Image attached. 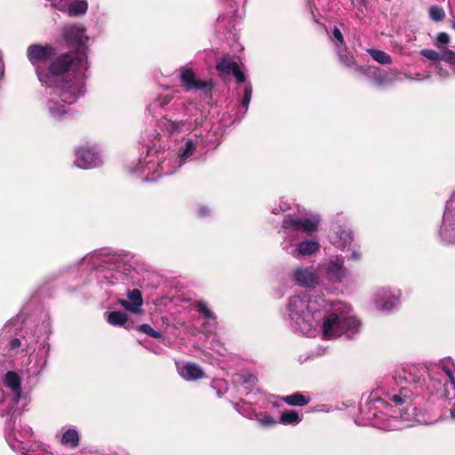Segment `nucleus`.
Listing matches in <instances>:
<instances>
[{
	"label": "nucleus",
	"mask_w": 455,
	"mask_h": 455,
	"mask_svg": "<svg viewBox=\"0 0 455 455\" xmlns=\"http://www.w3.org/2000/svg\"><path fill=\"white\" fill-rule=\"evenodd\" d=\"M27 58L42 84L59 88L57 95L61 102L73 104L76 101L77 89L72 80L83 60L80 55L72 52H58L50 44H33L27 49Z\"/></svg>",
	"instance_id": "1"
},
{
	"label": "nucleus",
	"mask_w": 455,
	"mask_h": 455,
	"mask_svg": "<svg viewBox=\"0 0 455 455\" xmlns=\"http://www.w3.org/2000/svg\"><path fill=\"white\" fill-rule=\"evenodd\" d=\"M359 323L353 317L341 318L338 314L331 313L326 315L323 322V336L325 339H330L341 335L344 329L357 328Z\"/></svg>",
	"instance_id": "2"
},
{
	"label": "nucleus",
	"mask_w": 455,
	"mask_h": 455,
	"mask_svg": "<svg viewBox=\"0 0 455 455\" xmlns=\"http://www.w3.org/2000/svg\"><path fill=\"white\" fill-rule=\"evenodd\" d=\"M180 84L186 92L200 90L206 96H212L214 83L212 79L200 80L196 78L192 68H181L180 74Z\"/></svg>",
	"instance_id": "3"
},
{
	"label": "nucleus",
	"mask_w": 455,
	"mask_h": 455,
	"mask_svg": "<svg viewBox=\"0 0 455 455\" xmlns=\"http://www.w3.org/2000/svg\"><path fill=\"white\" fill-rule=\"evenodd\" d=\"M320 219L314 217L311 219H299L291 214H287L282 223V228L284 230L290 231H301L303 233H312L318 229Z\"/></svg>",
	"instance_id": "4"
},
{
	"label": "nucleus",
	"mask_w": 455,
	"mask_h": 455,
	"mask_svg": "<svg viewBox=\"0 0 455 455\" xmlns=\"http://www.w3.org/2000/svg\"><path fill=\"white\" fill-rule=\"evenodd\" d=\"M61 36L69 49L78 50L84 47L88 40L85 36V28L78 24L64 26Z\"/></svg>",
	"instance_id": "5"
},
{
	"label": "nucleus",
	"mask_w": 455,
	"mask_h": 455,
	"mask_svg": "<svg viewBox=\"0 0 455 455\" xmlns=\"http://www.w3.org/2000/svg\"><path fill=\"white\" fill-rule=\"evenodd\" d=\"M288 309L290 312V317L295 321L297 324L303 323H309L312 315L308 310V305L307 301L299 296L292 297L290 299ZM311 326V323H308Z\"/></svg>",
	"instance_id": "6"
},
{
	"label": "nucleus",
	"mask_w": 455,
	"mask_h": 455,
	"mask_svg": "<svg viewBox=\"0 0 455 455\" xmlns=\"http://www.w3.org/2000/svg\"><path fill=\"white\" fill-rule=\"evenodd\" d=\"M216 69L220 75L228 76L233 74L238 84H242L245 81V76L241 71L237 62L232 60L228 56L221 58L216 63Z\"/></svg>",
	"instance_id": "7"
},
{
	"label": "nucleus",
	"mask_w": 455,
	"mask_h": 455,
	"mask_svg": "<svg viewBox=\"0 0 455 455\" xmlns=\"http://www.w3.org/2000/svg\"><path fill=\"white\" fill-rule=\"evenodd\" d=\"M127 296L130 301L122 299L118 300V304L130 312L140 313V307L143 305L141 291L139 289H133L128 291Z\"/></svg>",
	"instance_id": "8"
},
{
	"label": "nucleus",
	"mask_w": 455,
	"mask_h": 455,
	"mask_svg": "<svg viewBox=\"0 0 455 455\" xmlns=\"http://www.w3.org/2000/svg\"><path fill=\"white\" fill-rule=\"evenodd\" d=\"M98 156L91 149L81 148L76 152L75 164L82 169L92 168L97 164Z\"/></svg>",
	"instance_id": "9"
},
{
	"label": "nucleus",
	"mask_w": 455,
	"mask_h": 455,
	"mask_svg": "<svg viewBox=\"0 0 455 455\" xmlns=\"http://www.w3.org/2000/svg\"><path fill=\"white\" fill-rule=\"evenodd\" d=\"M107 322L113 326H120L130 331L134 327V323L125 313L121 311H111L105 314Z\"/></svg>",
	"instance_id": "10"
},
{
	"label": "nucleus",
	"mask_w": 455,
	"mask_h": 455,
	"mask_svg": "<svg viewBox=\"0 0 455 455\" xmlns=\"http://www.w3.org/2000/svg\"><path fill=\"white\" fill-rule=\"evenodd\" d=\"M295 280L302 286L314 288L317 284V276L311 267H299L294 273Z\"/></svg>",
	"instance_id": "11"
},
{
	"label": "nucleus",
	"mask_w": 455,
	"mask_h": 455,
	"mask_svg": "<svg viewBox=\"0 0 455 455\" xmlns=\"http://www.w3.org/2000/svg\"><path fill=\"white\" fill-rule=\"evenodd\" d=\"M353 241V232L347 226H338L332 235V243L344 248Z\"/></svg>",
	"instance_id": "12"
},
{
	"label": "nucleus",
	"mask_w": 455,
	"mask_h": 455,
	"mask_svg": "<svg viewBox=\"0 0 455 455\" xmlns=\"http://www.w3.org/2000/svg\"><path fill=\"white\" fill-rule=\"evenodd\" d=\"M180 374L187 380H196L204 378V371L196 363H188L179 370Z\"/></svg>",
	"instance_id": "13"
},
{
	"label": "nucleus",
	"mask_w": 455,
	"mask_h": 455,
	"mask_svg": "<svg viewBox=\"0 0 455 455\" xmlns=\"http://www.w3.org/2000/svg\"><path fill=\"white\" fill-rule=\"evenodd\" d=\"M326 271L328 275L331 279L339 282L341 281V279L346 275L343 259L339 258H336L335 259H331L327 266Z\"/></svg>",
	"instance_id": "14"
},
{
	"label": "nucleus",
	"mask_w": 455,
	"mask_h": 455,
	"mask_svg": "<svg viewBox=\"0 0 455 455\" xmlns=\"http://www.w3.org/2000/svg\"><path fill=\"white\" fill-rule=\"evenodd\" d=\"M320 243L314 240H304L297 245L295 252L299 256H311L320 250Z\"/></svg>",
	"instance_id": "15"
},
{
	"label": "nucleus",
	"mask_w": 455,
	"mask_h": 455,
	"mask_svg": "<svg viewBox=\"0 0 455 455\" xmlns=\"http://www.w3.org/2000/svg\"><path fill=\"white\" fill-rule=\"evenodd\" d=\"M4 383L16 395L17 398L21 393V379L20 376L12 371H7L4 375Z\"/></svg>",
	"instance_id": "16"
},
{
	"label": "nucleus",
	"mask_w": 455,
	"mask_h": 455,
	"mask_svg": "<svg viewBox=\"0 0 455 455\" xmlns=\"http://www.w3.org/2000/svg\"><path fill=\"white\" fill-rule=\"evenodd\" d=\"M48 109L53 118L60 119L68 112L66 106L60 103L55 98L52 97L47 102Z\"/></svg>",
	"instance_id": "17"
},
{
	"label": "nucleus",
	"mask_w": 455,
	"mask_h": 455,
	"mask_svg": "<svg viewBox=\"0 0 455 455\" xmlns=\"http://www.w3.org/2000/svg\"><path fill=\"white\" fill-rule=\"evenodd\" d=\"M282 400L289 405L300 407L307 405L310 402L309 398H307L304 395L298 392L290 395L283 396Z\"/></svg>",
	"instance_id": "18"
},
{
	"label": "nucleus",
	"mask_w": 455,
	"mask_h": 455,
	"mask_svg": "<svg viewBox=\"0 0 455 455\" xmlns=\"http://www.w3.org/2000/svg\"><path fill=\"white\" fill-rule=\"evenodd\" d=\"M302 419L296 411L286 410L281 413L279 423L283 425H297Z\"/></svg>",
	"instance_id": "19"
},
{
	"label": "nucleus",
	"mask_w": 455,
	"mask_h": 455,
	"mask_svg": "<svg viewBox=\"0 0 455 455\" xmlns=\"http://www.w3.org/2000/svg\"><path fill=\"white\" fill-rule=\"evenodd\" d=\"M61 443L65 446L76 448L79 445V435L75 429L67 430L61 438Z\"/></svg>",
	"instance_id": "20"
},
{
	"label": "nucleus",
	"mask_w": 455,
	"mask_h": 455,
	"mask_svg": "<svg viewBox=\"0 0 455 455\" xmlns=\"http://www.w3.org/2000/svg\"><path fill=\"white\" fill-rule=\"evenodd\" d=\"M371 57L377 62L382 65H389L392 63V58L386 52L378 49L368 50Z\"/></svg>",
	"instance_id": "21"
},
{
	"label": "nucleus",
	"mask_w": 455,
	"mask_h": 455,
	"mask_svg": "<svg viewBox=\"0 0 455 455\" xmlns=\"http://www.w3.org/2000/svg\"><path fill=\"white\" fill-rule=\"evenodd\" d=\"M339 62L346 68H355L356 71L363 72V68L361 66H358L355 60L353 55L342 53L339 52Z\"/></svg>",
	"instance_id": "22"
},
{
	"label": "nucleus",
	"mask_w": 455,
	"mask_h": 455,
	"mask_svg": "<svg viewBox=\"0 0 455 455\" xmlns=\"http://www.w3.org/2000/svg\"><path fill=\"white\" fill-rule=\"evenodd\" d=\"M133 329H136L138 331L144 333L149 337L155 338V339H161L163 337L161 331L154 330L148 323H143V324H140L138 326H134Z\"/></svg>",
	"instance_id": "23"
},
{
	"label": "nucleus",
	"mask_w": 455,
	"mask_h": 455,
	"mask_svg": "<svg viewBox=\"0 0 455 455\" xmlns=\"http://www.w3.org/2000/svg\"><path fill=\"white\" fill-rule=\"evenodd\" d=\"M196 148V144L193 140H187L185 143L184 148L180 153V158L182 160H186L187 158L191 156L194 154Z\"/></svg>",
	"instance_id": "24"
},
{
	"label": "nucleus",
	"mask_w": 455,
	"mask_h": 455,
	"mask_svg": "<svg viewBox=\"0 0 455 455\" xmlns=\"http://www.w3.org/2000/svg\"><path fill=\"white\" fill-rule=\"evenodd\" d=\"M195 307L196 310L204 315L206 319L214 318L213 313L208 308L207 304L203 300H198L195 302Z\"/></svg>",
	"instance_id": "25"
},
{
	"label": "nucleus",
	"mask_w": 455,
	"mask_h": 455,
	"mask_svg": "<svg viewBox=\"0 0 455 455\" xmlns=\"http://www.w3.org/2000/svg\"><path fill=\"white\" fill-rule=\"evenodd\" d=\"M429 16L434 21H441L444 19L445 13L442 7L433 5L429 9Z\"/></svg>",
	"instance_id": "26"
},
{
	"label": "nucleus",
	"mask_w": 455,
	"mask_h": 455,
	"mask_svg": "<svg viewBox=\"0 0 455 455\" xmlns=\"http://www.w3.org/2000/svg\"><path fill=\"white\" fill-rule=\"evenodd\" d=\"M419 54L426 59L432 61H440L442 60V55L435 50L431 49H423L419 52Z\"/></svg>",
	"instance_id": "27"
},
{
	"label": "nucleus",
	"mask_w": 455,
	"mask_h": 455,
	"mask_svg": "<svg viewBox=\"0 0 455 455\" xmlns=\"http://www.w3.org/2000/svg\"><path fill=\"white\" fill-rule=\"evenodd\" d=\"M164 120L169 124V127L167 128V130L171 134L179 132L180 131L181 126H183L185 124L184 121L176 122V121L168 119L167 117H164Z\"/></svg>",
	"instance_id": "28"
},
{
	"label": "nucleus",
	"mask_w": 455,
	"mask_h": 455,
	"mask_svg": "<svg viewBox=\"0 0 455 455\" xmlns=\"http://www.w3.org/2000/svg\"><path fill=\"white\" fill-rule=\"evenodd\" d=\"M389 400L395 403L396 405H403L407 403L409 400V396L403 394V390L400 391L399 394L392 395L389 397Z\"/></svg>",
	"instance_id": "29"
},
{
	"label": "nucleus",
	"mask_w": 455,
	"mask_h": 455,
	"mask_svg": "<svg viewBox=\"0 0 455 455\" xmlns=\"http://www.w3.org/2000/svg\"><path fill=\"white\" fill-rule=\"evenodd\" d=\"M251 93H252V88L251 84H247L244 87L243 96L242 100V106L244 108H248V106L250 104L251 99Z\"/></svg>",
	"instance_id": "30"
},
{
	"label": "nucleus",
	"mask_w": 455,
	"mask_h": 455,
	"mask_svg": "<svg viewBox=\"0 0 455 455\" xmlns=\"http://www.w3.org/2000/svg\"><path fill=\"white\" fill-rule=\"evenodd\" d=\"M442 60L455 65V52L446 49L442 54Z\"/></svg>",
	"instance_id": "31"
},
{
	"label": "nucleus",
	"mask_w": 455,
	"mask_h": 455,
	"mask_svg": "<svg viewBox=\"0 0 455 455\" xmlns=\"http://www.w3.org/2000/svg\"><path fill=\"white\" fill-rule=\"evenodd\" d=\"M260 425L264 427H272L276 425L279 421L275 420L272 416L270 415H264L262 418L258 419Z\"/></svg>",
	"instance_id": "32"
},
{
	"label": "nucleus",
	"mask_w": 455,
	"mask_h": 455,
	"mask_svg": "<svg viewBox=\"0 0 455 455\" xmlns=\"http://www.w3.org/2000/svg\"><path fill=\"white\" fill-rule=\"evenodd\" d=\"M172 99L173 97L172 95H161L156 100V104L160 108H164L168 105Z\"/></svg>",
	"instance_id": "33"
},
{
	"label": "nucleus",
	"mask_w": 455,
	"mask_h": 455,
	"mask_svg": "<svg viewBox=\"0 0 455 455\" xmlns=\"http://www.w3.org/2000/svg\"><path fill=\"white\" fill-rule=\"evenodd\" d=\"M450 43V36L447 33L445 32H441L437 35L436 36V40H435V44L436 45H440V44H447Z\"/></svg>",
	"instance_id": "34"
},
{
	"label": "nucleus",
	"mask_w": 455,
	"mask_h": 455,
	"mask_svg": "<svg viewBox=\"0 0 455 455\" xmlns=\"http://www.w3.org/2000/svg\"><path fill=\"white\" fill-rule=\"evenodd\" d=\"M332 34H333L334 38L338 41V43L340 45H345L344 37L342 36L341 31L339 30V28L338 27H334Z\"/></svg>",
	"instance_id": "35"
},
{
	"label": "nucleus",
	"mask_w": 455,
	"mask_h": 455,
	"mask_svg": "<svg viewBox=\"0 0 455 455\" xmlns=\"http://www.w3.org/2000/svg\"><path fill=\"white\" fill-rule=\"evenodd\" d=\"M375 82L378 85H382V84H386L387 82H388V79L385 73L384 74L379 73L378 76H375Z\"/></svg>",
	"instance_id": "36"
},
{
	"label": "nucleus",
	"mask_w": 455,
	"mask_h": 455,
	"mask_svg": "<svg viewBox=\"0 0 455 455\" xmlns=\"http://www.w3.org/2000/svg\"><path fill=\"white\" fill-rule=\"evenodd\" d=\"M242 379H243V384H248V383L254 384L257 380V378L253 374L243 375Z\"/></svg>",
	"instance_id": "37"
},
{
	"label": "nucleus",
	"mask_w": 455,
	"mask_h": 455,
	"mask_svg": "<svg viewBox=\"0 0 455 455\" xmlns=\"http://www.w3.org/2000/svg\"><path fill=\"white\" fill-rule=\"evenodd\" d=\"M443 371L446 373V375L449 377L450 382L454 385L455 384V378L453 376V373L451 370L448 366L443 367Z\"/></svg>",
	"instance_id": "38"
},
{
	"label": "nucleus",
	"mask_w": 455,
	"mask_h": 455,
	"mask_svg": "<svg viewBox=\"0 0 455 455\" xmlns=\"http://www.w3.org/2000/svg\"><path fill=\"white\" fill-rule=\"evenodd\" d=\"M20 346V339H12V341H11V347H12V348H13V349H14V348H17V347H19Z\"/></svg>",
	"instance_id": "39"
},
{
	"label": "nucleus",
	"mask_w": 455,
	"mask_h": 455,
	"mask_svg": "<svg viewBox=\"0 0 455 455\" xmlns=\"http://www.w3.org/2000/svg\"><path fill=\"white\" fill-rule=\"evenodd\" d=\"M393 307V304L391 302H386L383 306H382V309H390Z\"/></svg>",
	"instance_id": "40"
},
{
	"label": "nucleus",
	"mask_w": 455,
	"mask_h": 455,
	"mask_svg": "<svg viewBox=\"0 0 455 455\" xmlns=\"http://www.w3.org/2000/svg\"><path fill=\"white\" fill-rule=\"evenodd\" d=\"M451 415L452 418H455V403H454L452 409L451 410Z\"/></svg>",
	"instance_id": "41"
},
{
	"label": "nucleus",
	"mask_w": 455,
	"mask_h": 455,
	"mask_svg": "<svg viewBox=\"0 0 455 455\" xmlns=\"http://www.w3.org/2000/svg\"><path fill=\"white\" fill-rule=\"evenodd\" d=\"M201 214H202L203 216L206 215V210H205V209H202V212H201Z\"/></svg>",
	"instance_id": "42"
},
{
	"label": "nucleus",
	"mask_w": 455,
	"mask_h": 455,
	"mask_svg": "<svg viewBox=\"0 0 455 455\" xmlns=\"http://www.w3.org/2000/svg\"><path fill=\"white\" fill-rule=\"evenodd\" d=\"M452 28L455 30V22L451 24Z\"/></svg>",
	"instance_id": "43"
}]
</instances>
